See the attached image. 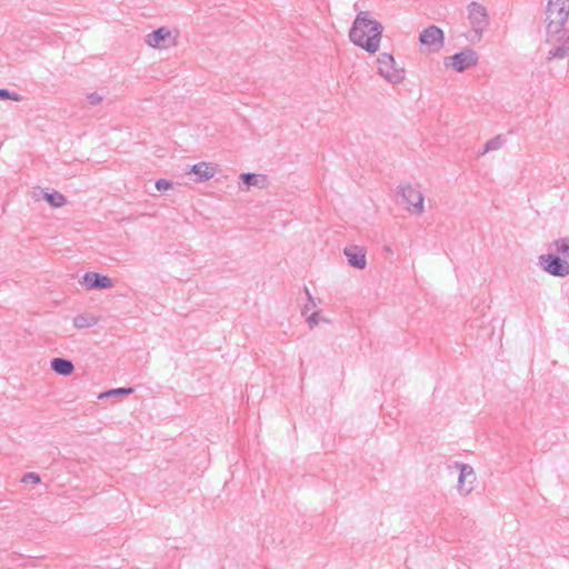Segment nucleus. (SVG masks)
Wrapping results in <instances>:
<instances>
[{"label": "nucleus", "mask_w": 569, "mask_h": 569, "mask_svg": "<svg viewBox=\"0 0 569 569\" xmlns=\"http://www.w3.org/2000/svg\"><path fill=\"white\" fill-rule=\"evenodd\" d=\"M40 194H42L43 198L48 201V203L53 208H61L67 203L66 197L56 190L48 192L44 191L42 188L38 187L34 189L33 196L38 197Z\"/></svg>", "instance_id": "nucleus-12"}, {"label": "nucleus", "mask_w": 569, "mask_h": 569, "mask_svg": "<svg viewBox=\"0 0 569 569\" xmlns=\"http://www.w3.org/2000/svg\"><path fill=\"white\" fill-rule=\"evenodd\" d=\"M343 252H345V256L347 257L348 263L351 267L360 269V270L366 268V266H367L366 252L361 247L349 246V247L345 248Z\"/></svg>", "instance_id": "nucleus-11"}, {"label": "nucleus", "mask_w": 569, "mask_h": 569, "mask_svg": "<svg viewBox=\"0 0 569 569\" xmlns=\"http://www.w3.org/2000/svg\"><path fill=\"white\" fill-rule=\"evenodd\" d=\"M0 99L1 100L21 101L22 97L16 92L8 90V89L1 88L0 89Z\"/></svg>", "instance_id": "nucleus-20"}, {"label": "nucleus", "mask_w": 569, "mask_h": 569, "mask_svg": "<svg viewBox=\"0 0 569 569\" xmlns=\"http://www.w3.org/2000/svg\"><path fill=\"white\" fill-rule=\"evenodd\" d=\"M146 43L152 48L167 49L174 43V38L168 28L160 27L147 34Z\"/></svg>", "instance_id": "nucleus-9"}, {"label": "nucleus", "mask_w": 569, "mask_h": 569, "mask_svg": "<svg viewBox=\"0 0 569 569\" xmlns=\"http://www.w3.org/2000/svg\"><path fill=\"white\" fill-rule=\"evenodd\" d=\"M307 322L309 323L310 328L316 327L318 325V322H319V320H318V312L311 313L308 317Z\"/></svg>", "instance_id": "nucleus-26"}, {"label": "nucleus", "mask_w": 569, "mask_h": 569, "mask_svg": "<svg viewBox=\"0 0 569 569\" xmlns=\"http://www.w3.org/2000/svg\"><path fill=\"white\" fill-rule=\"evenodd\" d=\"M50 367L56 373L61 376H70L74 370L72 361L67 358H53Z\"/></svg>", "instance_id": "nucleus-14"}, {"label": "nucleus", "mask_w": 569, "mask_h": 569, "mask_svg": "<svg viewBox=\"0 0 569 569\" xmlns=\"http://www.w3.org/2000/svg\"><path fill=\"white\" fill-rule=\"evenodd\" d=\"M172 187V182L166 179H159L156 181V188L158 191H166Z\"/></svg>", "instance_id": "nucleus-24"}, {"label": "nucleus", "mask_w": 569, "mask_h": 569, "mask_svg": "<svg viewBox=\"0 0 569 569\" xmlns=\"http://www.w3.org/2000/svg\"><path fill=\"white\" fill-rule=\"evenodd\" d=\"M506 140L501 134H497L492 139L488 140L485 144V148L482 151L478 153V156H483L489 151L499 150L505 144Z\"/></svg>", "instance_id": "nucleus-17"}, {"label": "nucleus", "mask_w": 569, "mask_h": 569, "mask_svg": "<svg viewBox=\"0 0 569 569\" xmlns=\"http://www.w3.org/2000/svg\"><path fill=\"white\" fill-rule=\"evenodd\" d=\"M82 284L89 290L108 289L112 287V280L98 272H86L82 277Z\"/></svg>", "instance_id": "nucleus-10"}, {"label": "nucleus", "mask_w": 569, "mask_h": 569, "mask_svg": "<svg viewBox=\"0 0 569 569\" xmlns=\"http://www.w3.org/2000/svg\"><path fill=\"white\" fill-rule=\"evenodd\" d=\"M459 468H460L461 478L467 479V478L471 477L472 479H475V472H473V469L471 466L462 463V465H459Z\"/></svg>", "instance_id": "nucleus-23"}, {"label": "nucleus", "mask_w": 569, "mask_h": 569, "mask_svg": "<svg viewBox=\"0 0 569 569\" xmlns=\"http://www.w3.org/2000/svg\"><path fill=\"white\" fill-rule=\"evenodd\" d=\"M468 11L469 21L475 33L471 38V41H479L482 38V33L489 23L487 10L482 4L472 1L468 6Z\"/></svg>", "instance_id": "nucleus-3"}, {"label": "nucleus", "mask_w": 569, "mask_h": 569, "mask_svg": "<svg viewBox=\"0 0 569 569\" xmlns=\"http://www.w3.org/2000/svg\"><path fill=\"white\" fill-rule=\"evenodd\" d=\"M382 31L383 27L379 21L371 19L368 11H361L356 16L349 38L367 52L376 53L379 50Z\"/></svg>", "instance_id": "nucleus-2"}, {"label": "nucleus", "mask_w": 569, "mask_h": 569, "mask_svg": "<svg viewBox=\"0 0 569 569\" xmlns=\"http://www.w3.org/2000/svg\"><path fill=\"white\" fill-rule=\"evenodd\" d=\"M478 53L473 49L467 48L460 52L455 53L451 57H447L445 59V66L447 68H453L457 72H463L467 69L476 66L478 63Z\"/></svg>", "instance_id": "nucleus-7"}, {"label": "nucleus", "mask_w": 569, "mask_h": 569, "mask_svg": "<svg viewBox=\"0 0 569 569\" xmlns=\"http://www.w3.org/2000/svg\"><path fill=\"white\" fill-rule=\"evenodd\" d=\"M21 481L24 483H39L41 481V478L36 472H27L23 475Z\"/></svg>", "instance_id": "nucleus-22"}, {"label": "nucleus", "mask_w": 569, "mask_h": 569, "mask_svg": "<svg viewBox=\"0 0 569 569\" xmlns=\"http://www.w3.org/2000/svg\"><path fill=\"white\" fill-rule=\"evenodd\" d=\"M192 173L197 176V181H208L216 174V168L212 163L199 162L191 168Z\"/></svg>", "instance_id": "nucleus-13"}, {"label": "nucleus", "mask_w": 569, "mask_h": 569, "mask_svg": "<svg viewBox=\"0 0 569 569\" xmlns=\"http://www.w3.org/2000/svg\"><path fill=\"white\" fill-rule=\"evenodd\" d=\"M540 268L558 278H565L569 274V262L556 253L541 254L538 258Z\"/></svg>", "instance_id": "nucleus-5"}, {"label": "nucleus", "mask_w": 569, "mask_h": 569, "mask_svg": "<svg viewBox=\"0 0 569 569\" xmlns=\"http://www.w3.org/2000/svg\"><path fill=\"white\" fill-rule=\"evenodd\" d=\"M133 392L132 388H114L100 393L99 398L113 397V396H127Z\"/></svg>", "instance_id": "nucleus-19"}, {"label": "nucleus", "mask_w": 569, "mask_h": 569, "mask_svg": "<svg viewBox=\"0 0 569 569\" xmlns=\"http://www.w3.org/2000/svg\"><path fill=\"white\" fill-rule=\"evenodd\" d=\"M306 293H307V296H308L309 300H311V301H312L311 295H310V292H309V290H308L307 288H306Z\"/></svg>", "instance_id": "nucleus-27"}, {"label": "nucleus", "mask_w": 569, "mask_h": 569, "mask_svg": "<svg viewBox=\"0 0 569 569\" xmlns=\"http://www.w3.org/2000/svg\"><path fill=\"white\" fill-rule=\"evenodd\" d=\"M397 194L401 197L402 202L407 204L408 211L416 214H421L423 212L425 197L417 187L411 184L399 186Z\"/></svg>", "instance_id": "nucleus-4"}, {"label": "nucleus", "mask_w": 569, "mask_h": 569, "mask_svg": "<svg viewBox=\"0 0 569 569\" xmlns=\"http://www.w3.org/2000/svg\"><path fill=\"white\" fill-rule=\"evenodd\" d=\"M545 14L546 42L552 46L546 59H565L569 56V29H563L569 17V0H548Z\"/></svg>", "instance_id": "nucleus-1"}, {"label": "nucleus", "mask_w": 569, "mask_h": 569, "mask_svg": "<svg viewBox=\"0 0 569 569\" xmlns=\"http://www.w3.org/2000/svg\"><path fill=\"white\" fill-rule=\"evenodd\" d=\"M443 31L437 26H429L421 31L419 41L428 46L431 51L437 52L443 47Z\"/></svg>", "instance_id": "nucleus-8"}, {"label": "nucleus", "mask_w": 569, "mask_h": 569, "mask_svg": "<svg viewBox=\"0 0 569 569\" xmlns=\"http://www.w3.org/2000/svg\"><path fill=\"white\" fill-rule=\"evenodd\" d=\"M98 321L99 319L94 316L78 315L73 318V326L77 329H84L96 326Z\"/></svg>", "instance_id": "nucleus-16"}, {"label": "nucleus", "mask_w": 569, "mask_h": 569, "mask_svg": "<svg viewBox=\"0 0 569 569\" xmlns=\"http://www.w3.org/2000/svg\"><path fill=\"white\" fill-rule=\"evenodd\" d=\"M378 72L391 83H400L405 79V70L396 68L395 58L389 53H381L377 59Z\"/></svg>", "instance_id": "nucleus-6"}, {"label": "nucleus", "mask_w": 569, "mask_h": 569, "mask_svg": "<svg viewBox=\"0 0 569 569\" xmlns=\"http://www.w3.org/2000/svg\"><path fill=\"white\" fill-rule=\"evenodd\" d=\"M240 179L243 184H246L248 188L250 187H258L260 189L266 188L268 183L267 176L264 174H257L252 172H244L240 174Z\"/></svg>", "instance_id": "nucleus-15"}, {"label": "nucleus", "mask_w": 569, "mask_h": 569, "mask_svg": "<svg viewBox=\"0 0 569 569\" xmlns=\"http://www.w3.org/2000/svg\"><path fill=\"white\" fill-rule=\"evenodd\" d=\"M552 246L559 253L569 258V239L568 238H559L552 242Z\"/></svg>", "instance_id": "nucleus-18"}, {"label": "nucleus", "mask_w": 569, "mask_h": 569, "mask_svg": "<svg viewBox=\"0 0 569 569\" xmlns=\"http://www.w3.org/2000/svg\"><path fill=\"white\" fill-rule=\"evenodd\" d=\"M465 478H461V476L459 475V479H458V490L459 492L463 493V495H468L471 490H472V487H465Z\"/></svg>", "instance_id": "nucleus-25"}, {"label": "nucleus", "mask_w": 569, "mask_h": 569, "mask_svg": "<svg viewBox=\"0 0 569 569\" xmlns=\"http://www.w3.org/2000/svg\"><path fill=\"white\" fill-rule=\"evenodd\" d=\"M103 99H104V96L100 94L98 92H92L87 96V102L90 106H98L103 101Z\"/></svg>", "instance_id": "nucleus-21"}]
</instances>
